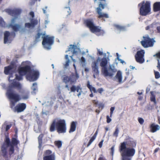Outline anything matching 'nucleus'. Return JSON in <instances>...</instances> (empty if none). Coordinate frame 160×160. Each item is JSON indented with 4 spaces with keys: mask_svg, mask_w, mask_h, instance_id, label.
Masks as SVG:
<instances>
[{
    "mask_svg": "<svg viewBox=\"0 0 160 160\" xmlns=\"http://www.w3.org/2000/svg\"><path fill=\"white\" fill-rule=\"evenodd\" d=\"M70 89L71 92H74L76 91L78 92L77 96L78 97H80L82 92V88L79 86H76L73 85L71 88Z\"/></svg>",
    "mask_w": 160,
    "mask_h": 160,
    "instance_id": "obj_15",
    "label": "nucleus"
},
{
    "mask_svg": "<svg viewBox=\"0 0 160 160\" xmlns=\"http://www.w3.org/2000/svg\"><path fill=\"white\" fill-rule=\"evenodd\" d=\"M136 146L135 143L132 141L129 142H124L121 144L120 147V151L121 155L132 157L135 152V149L133 148Z\"/></svg>",
    "mask_w": 160,
    "mask_h": 160,
    "instance_id": "obj_4",
    "label": "nucleus"
},
{
    "mask_svg": "<svg viewBox=\"0 0 160 160\" xmlns=\"http://www.w3.org/2000/svg\"><path fill=\"white\" fill-rule=\"evenodd\" d=\"M155 78L156 79H158L160 77V74L158 72H155Z\"/></svg>",
    "mask_w": 160,
    "mask_h": 160,
    "instance_id": "obj_42",
    "label": "nucleus"
},
{
    "mask_svg": "<svg viewBox=\"0 0 160 160\" xmlns=\"http://www.w3.org/2000/svg\"><path fill=\"white\" fill-rule=\"evenodd\" d=\"M143 40L141 42L142 45L144 48L152 47L155 41L149 38L148 36H143Z\"/></svg>",
    "mask_w": 160,
    "mask_h": 160,
    "instance_id": "obj_10",
    "label": "nucleus"
},
{
    "mask_svg": "<svg viewBox=\"0 0 160 160\" xmlns=\"http://www.w3.org/2000/svg\"><path fill=\"white\" fill-rule=\"evenodd\" d=\"M68 51H71L73 55H74L76 54H82V55H84L85 53V52H82L80 50L79 48L74 45H70V47L69 48L68 51H66V52H67Z\"/></svg>",
    "mask_w": 160,
    "mask_h": 160,
    "instance_id": "obj_13",
    "label": "nucleus"
},
{
    "mask_svg": "<svg viewBox=\"0 0 160 160\" xmlns=\"http://www.w3.org/2000/svg\"><path fill=\"white\" fill-rule=\"evenodd\" d=\"M104 141V140H102L98 144V146L100 148H101L102 145V143Z\"/></svg>",
    "mask_w": 160,
    "mask_h": 160,
    "instance_id": "obj_55",
    "label": "nucleus"
},
{
    "mask_svg": "<svg viewBox=\"0 0 160 160\" xmlns=\"http://www.w3.org/2000/svg\"><path fill=\"white\" fill-rule=\"evenodd\" d=\"M70 80L69 78L68 77H65L63 78V81L65 83H67Z\"/></svg>",
    "mask_w": 160,
    "mask_h": 160,
    "instance_id": "obj_47",
    "label": "nucleus"
},
{
    "mask_svg": "<svg viewBox=\"0 0 160 160\" xmlns=\"http://www.w3.org/2000/svg\"><path fill=\"white\" fill-rule=\"evenodd\" d=\"M16 66L14 62H12L10 65L8 67H5L4 68V72L6 75L10 74L8 80L10 83L9 85V89L13 88H20V83L19 81H20V66L18 68V72L19 75L15 74V78L12 80H11L10 78L12 77V73H10L12 69L16 68Z\"/></svg>",
    "mask_w": 160,
    "mask_h": 160,
    "instance_id": "obj_2",
    "label": "nucleus"
},
{
    "mask_svg": "<svg viewBox=\"0 0 160 160\" xmlns=\"http://www.w3.org/2000/svg\"><path fill=\"white\" fill-rule=\"evenodd\" d=\"M2 155L3 156H6L7 154V152L5 148L2 147Z\"/></svg>",
    "mask_w": 160,
    "mask_h": 160,
    "instance_id": "obj_35",
    "label": "nucleus"
},
{
    "mask_svg": "<svg viewBox=\"0 0 160 160\" xmlns=\"http://www.w3.org/2000/svg\"><path fill=\"white\" fill-rule=\"evenodd\" d=\"M70 62V60L69 59H68L66 60V63L65 64V67H67L68 66H69V63Z\"/></svg>",
    "mask_w": 160,
    "mask_h": 160,
    "instance_id": "obj_51",
    "label": "nucleus"
},
{
    "mask_svg": "<svg viewBox=\"0 0 160 160\" xmlns=\"http://www.w3.org/2000/svg\"><path fill=\"white\" fill-rule=\"evenodd\" d=\"M138 121L141 124H142L144 122V120L142 118H139L138 119Z\"/></svg>",
    "mask_w": 160,
    "mask_h": 160,
    "instance_id": "obj_54",
    "label": "nucleus"
},
{
    "mask_svg": "<svg viewBox=\"0 0 160 160\" xmlns=\"http://www.w3.org/2000/svg\"><path fill=\"white\" fill-rule=\"evenodd\" d=\"M14 112H20V103H18L13 109Z\"/></svg>",
    "mask_w": 160,
    "mask_h": 160,
    "instance_id": "obj_30",
    "label": "nucleus"
},
{
    "mask_svg": "<svg viewBox=\"0 0 160 160\" xmlns=\"http://www.w3.org/2000/svg\"><path fill=\"white\" fill-rule=\"evenodd\" d=\"M7 94L9 98L11 100L10 104V106L11 108H13L16 103L19 100L20 96L18 94L13 92L10 89L8 90Z\"/></svg>",
    "mask_w": 160,
    "mask_h": 160,
    "instance_id": "obj_8",
    "label": "nucleus"
},
{
    "mask_svg": "<svg viewBox=\"0 0 160 160\" xmlns=\"http://www.w3.org/2000/svg\"><path fill=\"white\" fill-rule=\"evenodd\" d=\"M87 87L90 90L91 92H93L95 93L97 92L95 88L92 87V85L90 84V82L89 81H88Z\"/></svg>",
    "mask_w": 160,
    "mask_h": 160,
    "instance_id": "obj_25",
    "label": "nucleus"
},
{
    "mask_svg": "<svg viewBox=\"0 0 160 160\" xmlns=\"http://www.w3.org/2000/svg\"><path fill=\"white\" fill-rule=\"evenodd\" d=\"M153 56H157L158 58H160V52L154 55Z\"/></svg>",
    "mask_w": 160,
    "mask_h": 160,
    "instance_id": "obj_57",
    "label": "nucleus"
},
{
    "mask_svg": "<svg viewBox=\"0 0 160 160\" xmlns=\"http://www.w3.org/2000/svg\"><path fill=\"white\" fill-rule=\"evenodd\" d=\"M9 146H10V151L12 152V153H13L14 151V146L11 145H10Z\"/></svg>",
    "mask_w": 160,
    "mask_h": 160,
    "instance_id": "obj_49",
    "label": "nucleus"
},
{
    "mask_svg": "<svg viewBox=\"0 0 160 160\" xmlns=\"http://www.w3.org/2000/svg\"><path fill=\"white\" fill-rule=\"evenodd\" d=\"M115 109V107H112L110 108V117H112L113 112Z\"/></svg>",
    "mask_w": 160,
    "mask_h": 160,
    "instance_id": "obj_46",
    "label": "nucleus"
},
{
    "mask_svg": "<svg viewBox=\"0 0 160 160\" xmlns=\"http://www.w3.org/2000/svg\"><path fill=\"white\" fill-rule=\"evenodd\" d=\"M19 141L16 138H12L11 145L15 146L17 145Z\"/></svg>",
    "mask_w": 160,
    "mask_h": 160,
    "instance_id": "obj_26",
    "label": "nucleus"
},
{
    "mask_svg": "<svg viewBox=\"0 0 160 160\" xmlns=\"http://www.w3.org/2000/svg\"><path fill=\"white\" fill-rule=\"evenodd\" d=\"M115 26L118 29L121 31H123L125 30V28L124 27L122 26L118 25H115Z\"/></svg>",
    "mask_w": 160,
    "mask_h": 160,
    "instance_id": "obj_32",
    "label": "nucleus"
},
{
    "mask_svg": "<svg viewBox=\"0 0 160 160\" xmlns=\"http://www.w3.org/2000/svg\"><path fill=\"white\" fill-rule=\"evenodd\" d=\"M29 64L28 62L22 63V65L23 66L21 67V76L26 75L28 80L30 82H33L38 78L39 72L36 70L31 69Z\"/></svg>",
    "mask_w": 160,
    "mask_h": 160,
    "instance_id": "obj_3",
    "label": "nucleus"
},
{
    "mask_svg": "<svg viewBox=\"0 0 160 160\" xmlns=\"http://www.w3.org/2000/svg\"><path fill=\"white\" fill-rule=\"evenodd\" d=\"M116 55H117V58H116V59L118 60L119 59H120L119 57H120V55H119L118 53H116Z\"/></svg>",
    "mask_w": 160,
    "mask_h": 160,
    "instance_id": "obj_62",
    "label": "nucleus"
},
{
    "mask_svg": "<svg viewBox=\"0 0 160 160\" xmlns=\"http://www.w3.org/2000/svg\"><path fill=\"white\" fill-rule=\"evenodd\" d=\"M158 65L157 67L159 69L160 71V63L159 62L158 60Z\"/></svg>",
    "mask_w": 160,
    "mask_h": 160,
    "instance_id": "obj_64",
    "label": "nucleus"
},
{
    "mask_svg": "<svg viewBox=\"0 0 160 160\" xmlns=\"http://www.w3.org/2000/svg\"><path fill=\"white\" fill-rule=\"evenodd\" d=\"M98 160H106L102 156V155H101V156L99 158Z\"/></svg>",
    "mask_w": 160,
    "mask_h": 160,
    "instance_id": "obj_60",
    "label": "nucleus"
},
{
    "mask_svg": "<svg viewBox=\"0 0 160 160\" xmlns=\"http://www.w3.org/2000/svg\"><path fill=\"white\" fill-rule=\"evenodd\" d=\"M98 53L100 55H102L103 54L102 49V48L97 49Z\"/></svg>",
    "mask_w": 160,
    "mask_h": 160,
    "instance_id": "obj_44",
    "label": "nucleus"
},
{
    "mask_svg": "<svg viewBox=\"0 0 160 160\" xmlns=\"http://www.w3.org/2000/svg\"><path fill=\"white\" fill-rule=\"evenodd\" d=\"M84 23L92 32L95 33L98 35H102L104 33V31L101 29V27L97 26L94 25L92 19L85 20Z\"/></svg>",
    "mask_w": 160,
    "mask_h": 160,
    "instance_id": "obj_7",
    "label": "nucleus"
},
{
    "mask_svg": "<svg viewBox=\"0 0 160 160\" xmlns=\"http://www.w3.org/2000/svg\"><path fill=\"white\" fill-rule=\"evenodd\" d=\"M119 132V130L118 128H116L115 130L113 133V136L115 137H117L118 136V134Z\"/></svg>",
    "mask_w": 160,
    "mask_h": 160,
    "instance_id": "obj_37",
    "label": "nucleus"
},
{
    "mask_svg": "<svg viewBox=\"0 0 160 160\" xmlns=\"http://www.w3.org/2000/svg\"><path fill=\"white\" fill-rule=\"evenodd\" d=\"M7 12L10 15L14 17L11 20V22L12 23H14L17 19L18 16L20 13V9H7Z\"/></svg>",
    "mask_w": 160,
    "mask_h": 160,
    "instance_id": "obj_11",
    "label": "nucleus"
},
{
    "mask_svg": "<svg viewBox=\"0 0 160 160\" xmlns=\"http://www.w3.org/2000/svg\"><path fill=\"white\" fill-rule=\"evenodd\" d=\"M138 6H141L140 9V14L145 16L148 14L150 11V3L148 1H143L139 3Z\"/></svg>",
    "mask_w": 160,
    "mask_h": 160,
    "instance_id": "obj_9",
    "label": "nucleus"
},
{
    "mask_svg": "<svg viewBox=\"0 0 160 160\" xmlns=\"http://www.w3.org/2000/svg\"><path fill=\"white\" fill-rule=\"evenodd\" d=\"M99 62H100V66L102 67L101 69L102 74L105 77H113L115 73L117 72V69L114 64H110L108 68L107 67L108 61L105 58L101 59L99 57L96 61L92 62V67L93 73L96 75L98 74L99 71L98 65Z\"/></svg>",
    "mask_w": 160,
    "mask_h": 160,
    "instance_id": "obj_1",
    "label": "nucleus"
},
{
    "mask_svg": "<svg viewBox=\"0 0 160 160\" xmlns=\"http://www.w3.org/2000/svg\"><path fill=\"white\" fill-rule=\"evenodd\" d=\"M96 138L94 137L93 136L89 140V142L88 144V147L91 144V143Z\"/></svg>",
    "mask_w": 160,
    "mask_h": 160,
    "instance_id": "obj_39",
    "label": "nucleus"
},
{
    "mask_svg": "<svg viewBox=\"0 0 160 160\" xmlns=\"http://www.w3.org/2000/svg\"><path fill=\"white\" fill-rule=\"evenodd\" d=\"M47 103L46 102H45L44 103L42 104V105H44L45 106H50L52 104V102H47Z\"/></svg>",
    "mask_w": 160,
    "mask_h": 160,
    "instance_id": "obj_48",
    "label": "nucleus"
},
{
    "mask_svg": "<svg viewBox=\"0 0 160 160\" xmlns=\"http://www.w3.org/2000/svg\"><path fill=\"white\" fill-rule=\"evenodd\" d=\"M73 66L74 67V69H75V75L74 76V78H75V80L76 81V80L78 79L79 78V75L78 74L76 70V67L75 66V64H73Z\"/></svg>",
    "mask_w": 160,
    "mask_h": 160,
    "instance_id": "obj_31",
    "label": "nucleus"
},
{
    "mask_svg": "<svg viewBox=\"0 0 160 160\" xmlns=\"http://www.w3.org/2000/svg\"><path fill=\"white\" fill-rule=\"evenodd\" d=\"M98 105L99 108H101V109H102L104 107V105L101 103L99 104Z\"/></svg>",
    "mask_w": 160,
    "mask_h": 160,
    "instance_id": "obj_58",
    "label": "nucleus"
},
{
    "mask_svg": "<svg viewBox=\"0 0 160 160\" xmlns=\"http://www.w3.org/2000/svg\"><path fill=\"white\" fill-rule=\"evenodd\" d=\"M118 60L122 64H126V62L123 60H122L121 59H119Z\"/></svg>",
    "mask_w": 160,
    "mask_h": 160,
    "instance_id": "obj_56",
    "label": "nucleus"
},
{
    "mask_svg": "<svg viewBox=\"0 0 160 160\" xmlns=\"http://www.w3.org/2000/svg\"><path fill=\"white\" fill-rule=\"evenodd\" d=\"M65 11L66 12H67L68 13V14H70L71 12V10L70 9V8L69 7H65Z\"/></svg>",
    "mask_w": 160,
    "mask_h": 160,
    "instance_id": "obj_45",
    "label": "nucleus"
},
{
    "mask_svg": "<svg viewBox=\"0 0 160 160\" xmlns=\"http://www.w3.org/2000/svg\"><path fill=\"white\" fill-rule=\"evenodd\" d=\"M40 37L43 39L42 45L44 48L47 49H50L51 45L53 43L54 38L50 37L49 35H46L45 32L43 33H38L36 38V40L39 41L38 39Z\"/></svg>",
    "mask_w": 160,
    "mask_h": 160,
    "instance_id": "obj_6",
    "label": "nucleus"
},
{
    "mask_svg": "<svg viewBox=\"0 0 160 160\" xmlns=\"http://www.w3.org/2000/svg\"><path fill=\"white\" fill-rule=\"evenodd\" d=\"M51 151L49 150H47L46 152V153L47 154H51Z\"/></svg>",
    "mask_w": 160,
    "mask_h": 160,
    "instance_id": "obj_63",
    "label": "nucleus"
},
{
    "mask_svg": "<svg viewBox=\"0 0 160 160\" xmlns=\"http://www.w3.org/2000/svg\"><path fill=\"white\" fill-rule=\"evenodd\" d=\"M55 143L58 148H60L62 145V142L61 141H56L55 142Z\"/></svg>",
    "mask_w": 160,
    "mask_h": 160,
    "instance_id": "obj_34",
    "label": "nucleus"
},
{
    "mask_svg": "<svg viewBox=\"0 0 160 160\" xmlns=\"http://www.w3.org/2000/svg\"><path fill=\"white\" fill-rule=\"evenodd\" d=\"M153 9L155 12L160 11V2H157L155 3L153 6Z\"/></svg>",
    "mask_w": 160,
    "mask_h": 160,
    "instance_id": "obj_24",
    "label": "nucleus"
},
{
    "mask_svg": "<svg viewBox=\"0 0 160 160\" xmlns=\"http://www.w3.org/2000/svg\"><path fill=\"white\" fill-rule=\"evenodd\" d=\"M98 91L100 93H101L103 91V89L102 88H99L98 90Z\"/></svg>",
    "mask_w": 160,
    "mask_h": 160,
    "instance_id": "obj_61",
    "label": "nucleus"
},
{
    "mask_svg": "<svg viewBox=\"0 0 160 160\" xmlns=\"http://www.w3.org/2000/svg\"><path fill=\"white\" fill-rule=\"evenodd\" d=\"M28 96L27 93L23 90L21 91V99H26L28 98Z\"/></svg>",
    "mask_w": 160,
    "mask_h": 160,
    "instance_id": "obj_20",
    "label": "nucleus"
},
{
    "mask_svg": "<svg viewBox=\"0 0 160 160\" xmlns=\"http://www.w3.org/2000/svg\"><path fill=\"white\" fill-rule=\"evenodd\" d=\"M121 160H131V157L121 155Z\"/></svg>",
    "mask_w": 160,
    "mask_h": 160,
    "instance_id": "obj_29",
    "label": "nucleus"
},
{
    "mask_svg": "<svg viewBox=\"0 0 160 160\" xmlns=\"http://www.w3.org/2000/svg\"><path fill=\"white\" fill-rule=\"evenodd\" d=\"M80 62L82 64V66H85L86 64V59L83 57H82L80 59Z\"/></svg>",
    "mask_w": 160,
    "mask_h": 160,
    "instance_id": "obj_33",
    "label": "nucleus"
},
{
    "mask_svg": "<svg viewBox=\"0 0 160 160\" xmlns=\"http://www.w3.org/2000/svg\"><path fill=\"white\" fill-rule=\"evenodd\" d=\"M43 160H55V158L53 155L48 156L44 157Z\"/></svg>",
    "mask_w": 160,
    "mask_h": 160,
    "instance_id": "obj_27",
    "label": "nucleus"
},
{
    "mask_svg": "<svg viewBox=\"0 0 160 160\" xmlns=\"http://www.w3.org/2000/svg\"><path fill=\"white\" fill-rule=\"evenodd\" d=\"M29 15L32 18H30V19H32V21H33V18L34 17V12H29Z\"/></svg>",
    "mask_w": 160,
    "mask_h": 160,
    "instance_id": "obj_43",
    "label": "nucleus"
},
{
    "mask_svg": "<svg viewBox=\"0 0 160 160\" xmlns=\"http://www.w3.org/2000/svg\"><path fill=\"white\" fill-rule=\"evenodd\" d=\"M47 8H48V7L45 6L44 8L42 9V10H43L44 13L46 14V10L47 9Z\"/></svg>",
    "mask_w": 160,
    "mask_h": 160,
    "instance_id": "obj_59",
    "label": "nucleus"
},
{
    "mask_svg": "<svg viewBox=\"0 0 160 160\" xmlns=\"http://www.w3.org/2000/svg\"><path fill=\"white\" fill-rule=\"evenodd\" d=\"M106 5V4H102L101 3V2L99 3V7L96 8V12L99 15L98 16V18H108V14L102 12V10L101 8L102 9L104 8V7Z\"/></svg>",
    "mask_w": 160,
    "mask_h": 160,
    "instance_id": "obj_12",
    "label": "nucleus"
},
{
    "mask_svg": "<svg viewBox=\"0 0 160 160\" xmlns=\"http://www.w3.org/2000/svg\"><path fill=\"white\" fill-rule=\"evenodd\" d=\"M111 121V119L108 116H107V122L109 123Z\"/></svg>",
    "mask_w": 160,
    "mask_h": 160,
    "instance_id": "obj_52",
    "label": "nucleus"
},
{
    "mask_svg": "<svg viewBox=\"0 0 160 160\" xmlns=\"http://www.w3.org/2000/svg\"><path fill=\"white\" fill-rule=\"evenodd\" d=\"M160 127L158 125H156L154 123L151 125V131L154 132L160 129Z\"/></svg>",
    "mask_w": 160,
    "mask_h": 160,
    "instance_id": "obj_19",
    "label": "nucleus"
},
{
    "mask_svg": "<svg viewBox=\"0 0 160 160\" xmlns=\"http://www.w3.org/2000/svg\"><path fill=\"white\" fill-rule=\"evenodd\" d=\"M11 127V125H8L6 126L5 129L6 131L7 132L8 131V130L10 129V128Z\"/></svg>",
    "mask_w": 160,
    "mask_h": 160,
    "instance_id": "obj_53",
    "label": "nucleus"
},
{
    "mask_svg": "<svg viewBox=\"0 0 160 160\" xmlns=\"http://www.w3.org/2000/svg\"><path fill=\"white\" fill-rule=\"evenodd\" d=\"M111 152L112 156H113L114 152V146H113L111 148Z\"/></svg>",
    "mask_w": 160,
    "mask_h": 160,
    "instance_id": "obj_50",
    "label": "nucleus"
},
{
    "mask_svg": "<svg viewBox=\"0 0 160 160\" xmlns=\"http://www.w3.org/2000/svg\"><path fill=\"white\" fill-rule=\"evenodd\" d=\"M26 104L24 103H21V112L23 111L26 108Z\"/></svg>",
    "mask_w": 160,
    "mask_h": 160,
    "instance_id": "obj_36",
    "label": "nucleus"
},
{
    "mask_svg": "<svg viewBox=\"0 0 160 160\" xmlns=\"http://www.w3.org/2000/svg\"><path fill=\"white\" fill-rule=\"evenodd\" d=\"M56 128L57 132L59 133H64L66 132V124L64 119L59 118H56L53 121L51 124L50 130L54 131Z\"/></svg>",
    "mask_w": 160,
    "mask_h": 160,
    "instance_id": "obj_5",
    "label": "nucleus"
},
{
    "mask_svg": "<svg viewBox=\"0 0 160 160\" xmlns=\"http://www.w3.org/2000/svg\"><path fill=\"white\" fill-rule=\"evenodd\" d=\"M31 23H26L25 24V27L26 28H30L34 27L38 23V21L37 20H34L32 21V19H30Z\"/></svg>",
    "mask_w": 160,
    "mask_h": 160,
    "instance_id": "obj_16",
    "label": "nucleus"
},
{
    "mask_svg": "<svg viewBox=\"0 0 160 160\" xmlns=\"http://www.w3.org/2000/svg\"><path fill=\"white\" fill-rule=\"evenodd\" d=\"M43 137L42 135H39L38 138V141L39 143V148L40 149L42 146V138Z\"/></svg>",
    "mask_w": 160,
    "mask_h": 160,
    "instance_id": "obj_28",
    "label": "nucleus"
},
{
    "mask_svg": "<svg viewBox=\"0 0 160 160\" xmlns=\"http://www.w3.org/2000/svg\"><path fill=\"white\" fill-rule=\"evenodd\" d=\"M145 51L144 50H141L137 52L135 56V58L137 62L142 63L144 62L145 60L144 58Z\"/></svg>",
    "mask_w": 160,
    "mask_h": 160,
    "instance_id": "obj_14",
    "label": "nucleus"
},
{
    "mask_svg": "<svg viewBox=\"0 0 160 160\" xmlns=\"http://www.w3.org/2000/svg\"><path fill=\"white\" fill-rule=\"evenodd\" d=\"M115 77L119 82H122V73L121 71H118L117 72Z\"/></svg>",
    "mask_w": 160,
    "mask_h": 160,
    "instance_id": "obj_18",
    "label": "nucleus"
},
{
    "mask_svg": "<svg viewBox=\"0 0 160 160\" xmlns=\"http://www.w3.org/2000/svg\"><path fill=\"white\" fill-rule=\"evenodd\" d=\"M13 24L11 23L9 24L8 27L9 28H11L14 31L17 32L20 28V25L18 24L13 25Z\"/></svg>",
    "mask_w": 160,
    "mask_h": 160,
    "instance_id": "obj_17",
    "label": "nucleus"
},
{
    "mask_svg": "<svg viewBox=\"0 0 160 160\" xmlns=\"http://www.w3.org/2000/svg\"><path fill=\"white\" fill-rule=\"evenodd\" d=\"M10 35V33L8 31H6L4 33V42L6 43L8 41V38Z\"/></svg>",
    "mask_w": 160,
    "mask_h": 160,
    "instance_id": "obj_22",
    "label": "nucleus"
},
{
    "mask_svg": "<svg viewBox=\"0 0 160 160\" xmlns=\"http://www.w3.org/2000/svg\"><path fill=\"white\" fill-rule=\"evenodd\" d=\"M31 89L33 90V91L31 92V93L32 94H35L36 92V91H37V84L36 82L33 83L31 87Z\"/></svg>",
    "mask_w": 160,
    "mask_h": 160,
    "instance_id": "obj_23",
    "label": "nucleus"
},
{
    "mask_svg": "<svg viewBox=\"0 0 160 160\" xmlns=\"http://www.w3.org/2000/svg\"><path fill=\"white\" fill-rule=\"evenodd\" d=\"M76 122H72L69 131V132L71 133L72 132L75 131L76 130Z\"/></svg>",
    "mask_w": 160,
    "mask_h": 160,
    "instance_id": "obj_21",
    "label": "nucleus"
},
{
    "mask_svg": "<svg viewBox=\"0 0 160 160\" xmlns=\"http://www.w3.org/2000/svg\"><path fill=\"white\" fill-rule=\"evenodd\" d=\"M5 22L2 18H0V26L2 27H5Z\"/></svg>",
    "mask_w": 160,
    "mask_h": 160,
    "instance_id": "obj_38",
    "label": "nucleus"
},
{
    "mask_svg": "<svg viewBox=\"0 0 160 160\" xmlns=\"http://www.w3.org/2000/svg\"><path fill=\"white\" fill-rule=\"evenodd\" d=\"M5 142L8 146H9L10 145H11V142H10V140L9 138H6Z\"/></svg>",
    "mask_w": 160,
    "mask_h": 160,
    "instance_id": "obj_41",
    "label": "nucleus"
},
{
    "mask_svg": "<svg viewBox=\"0 0 160 160\" xmlns=\"http://www.w3.org/2000/svg\"><path fill=\"white\" fill-rule=\"evenodd\" d=\"M151 101L152 102H153L155 103H156V99H155V97L154 95L152 92H151Z\"/></svg>",
    "mask_w": 160,
    "mask_h": 160,
    "instance_id": "obj_40",
    "label": "nucleus"
}]
</instances>
